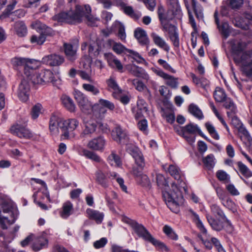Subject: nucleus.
Listing matches in <instances>:
<instances>
[{"instance_id":"18","label":"nucleus","mask_w":252,"mask_h":252,"mask_svg":"<svg viewBox=\"0 0 252 252\" xmlns=\"http://www.w3.org/2000/svg\"><path fill=\"white\" fill-rule=\"evenodd\" d=\"M37 67V62L35 60H31L24 68L25 76L31 80V78L36 74L35 69Z\"/></svg>"},{"instance_id":"3","label":"nucleus","mask_w":252,"mask_h":252,"mask_svg":"<svg viewBox=\"0 0 252 252\" xmlns=\"http://www.w3.org/2000/svg\"><path fill=\"white\" fill-rule=\"evenodd\" d=\"M17 209L11 204L4 203L2 206H0V225L3 229L13 224L18 216Z\"/></svg>"},{"instance_id":"29","label":"nucleus","mask_w":252,"mask_h":252,"mask_svg":"<svg viewBox=\"0 0 252 252\" xmlns=\"http://www.w3.org/2000/svg\"><path fill=\"white\" fill-rule=\"evenodd\" d=\"M87 217L90 219L94 220L97 223H100L103 218L102 213L98 211L89 208L86 210Z\"/></svg>"},{"instance_id":"44","label":"nucleus","mask_w":252,"mask_h":252,"mask_svg":"<svg viewBox=\"0 0 252 252\" xmlns=\"http://www.w3.org/2000/svg\"><path fill=\"white\" fill-rule=\"evenodd\" d=\"M190 212L193 216V220L196 223L198 228L200 230V231L204 233H206L207 230L203 225V223L201 221L198 215L192 211H190Z\"/></svg>"},{"instance_id":"23","label":"nucleus","mask_w":252,"mask_h":252,"mask_svg":"<svg viewBox=\"0 0 252 252\" xmlns=\"http://www.w3.org/2000/svg\"><path fill=\"white\" fill-rule=\"evenodd\" d=\"M63 106L70 112H74L76 109L75 104L71 98L69 96L63 94L61 98Z\"/></svg>"},{"instance_id":"2","label":"nucleus","mask_w":252,"mask_h":252,"mask_svg":"<svg viewBox=\"0 0 252 252\" xmlns=\"http://www.w3.org/2000/svg\"><path fill=\"white\" fill-rule=\"evenodd\" d=\"M156 181L158 186L162 189V197L168 207L172 212L178 213L179 205L183 200L180 189L175 183L171 184L170 189L166 178L160 174H157Z\"/></svg>"},{"instance_id":"1","label":"nucleus","mask_w":252,"mask_h":252,"mask_svg":"<svg viewBox=\"0 0 252 252\" xmlns=\"http://www.w3.org/2000/svg\"><path fill=\"white\" fill-rule=\"evenodd\" d=\"M73 7L65 11H62L54 15L53 20L58 22H64L69 24H76L82 22L84 17L87 20L88 24L91 26L95 25L99 19L91 14V8L89 5H80L74 3Z\"/></svg>"},{"instance_id":"59","label":"nucleus","mask_w":252,"mask_h":252,"mask_svg":"<svg viewBox=\"0 0 252 252\" xmlns=\"http://www.w3.org/2000/svg\"><path fill=\"white\" fill-rule=\"evenodd\" d=\"M128 81L131 82L132 84L135 87L136 90L139 91H142L145 88L144 84L137 79H128Z\"/></svg>"},{"instance_id":"50","label":"nucleus","mask_w":252,"mask_h":252,"mask_svg":"<svg viewBox=\"0 0 252 252\" xmlns=\"http://www.w3.org/2000/svg\"><path fill=\"white\" fill-rule=\"evenodd\" d=\"M84 155L87 158L97 162H101V159L95 153L88 150L83 151Z\"/></svg>"},{"instance_id":"11","label":"nucleus","mask_w":252,"mask_h":252,"mask_svg":"<svg viewBox=\"0 0 252 252\" xmlns=\"http://www.w3.org/2000/svg\"><path fill=\"white\" fill-rule=\"evenodd\" d=\"M83 131L81 133V138L90 137L96 129L97 123L94 119L84 120L83 122Z\"/></svg>"},{"instance_id":"54","label":"nucleus","mask_w":252,"mask_h":252,"mask_svg":"<svg viewBox=\"0 0 252 252\" xmlns=\"http://www.w3.org/2000/svg\"><path fill=\"white\" fill-rule=\"evenodd\" d=\"M228 5L233 9H239L244 3V0H227Z\"/></svg>"},{"instance_id":"6","label":"nucleus","mask_w":252,"mask_h":252,"mask_svg":"<svg viewBox=\"0 0 252 252\" xmlns=\"http://www.w3.org/2000/svg\"><path fill=\"white\" fill-rule=\"evenodd\" d=\"M132 228L139 237L142 238L144 240L152 243L154 245L158 246L161 249L166 248V246L163 243L155 239L142 224L136 222L132 224Z\"/></svg>"},{"instance_id":"22","label":"nucleus","mask_w":252,"mask_h":252,"mask_svg":"<svg viewBox=\"0 0 252 252\" xmlns=\"http://www.w3.org/2000/svg\"><path fill=\"white\" fill-rule=\"evenodd\" d=\"M134 36L141 45H146L149 43V38L144 30L140 28L136 29L134 31Z\"/></svg>"},{"instance_id":"4","label":"nucleus","mask_w":252,"mask_h":252,"mask_svg":"<svg viewBox=\"0 0 252 252\" xmlns=\"http://www.w3.org/2000/svg\"><path fill=\"white\" fill-rule=\"evenodd\" d=\"M126 151L134 158L135 163L138 166V168L133 167L132 170V174L137 179L143 175L142 171L145 166V162L143 155L138 148L131 145L127 146Z\"/></svg>"},{"instance_id":"21","label":"nucleus","mask_w":252,"mask_h":252,"mask_svg":"<svg viewBox=\"0 0 252 252\" xmlns=\"http://www.w3.org/2000/svg\"><path fill=\"white\" fill-rule=\"evenodd\" d=\"M127 69L132 73L134 76L136 77H142L143 78L148 80L149 76L147 74L142 68L139 67L135 65H127Z\"/></svg>"},{"instance_id":"43","label":"nucleus","mask_w":252,"mask_h":252,"mask_svg":"<svg viewBox=\"0 0 252 252\" xmlns=\"http://www.w3.org/2000/svg\"><path fill=\"white\" fill-rule=\"evenodd\" d=\"M99 54V48L95 43L91 44L89 47V54L91 58H95Z\"/></svg>"},{"instance_id":"37","label":"nucleus","mask_w":252,"mask_h":252,"mask_svg":"<svg viewBox=\"0 0 252 252\" xmlns=\"http://www.w3.org/2000/svg\"><path fill=\"white\" fill-rule=\"evenodd\" d=\"M99 106L107 108L110 111H113L115 108V105L113 102L102 98L99 99L98 102L94 104V109Z\"/></svg>"},{"instance_id":"56","label":"nucleus","mask_w":252,"mask_h":252,"mask_svg":"<svg viewBox=\"0 0 252 252\" xmlns=\"http://www.w3.org/2000/svg\"><path fill=\"white\" fill-rule=\"evenodd\" d=\"M96 178L97 181L102 186L107 187L106 182V178L105 175L101 171H98L96 173Z\"/></svg>"},{"instance_id":"5","label":"nucleus","mask_w":252,"mask_h":252,"mask_svg":"<svg viewBox=\"0 0 252 252\" xmlns=\"http://www.w3.org/2000/svg\"><path fill=\"white\" fill-rule=\"evenodd\" d=\"M31 81L34 84L46 85L52 83L55 85L58 80L51 70L44 69L36 73V74L31 78Z\"/></svg>"},{"instance_id":"36","label":"nucleus","mask_w":252,"mask_h":252,"mask_svg":"<svg viewBox=\"0 0 252 252\" xmlns=\"http://www.w3.org/2000/svg\"><path fill=\"white\" fill-rule=\"evenodd\" d=\"M215 100L219 102L224 101L227 98L224 91L220 88L217 87L214 93Z\"/></svg>"},{"instance_id":"26","label":"nucleus","mask_w":252,"mask_h":252,"mask_svg":"<svg viewBox=\"0 0 252 252\" xmlns=\"http://www.w3.org/2000/svg\"><path fill=\"white\" fill-rule=\"evenodd\" d=\"M107 62L109 66L111 67L116 68L121 72H123V66L120 61L114 56L112 54H109L107 55Z\"/></svg>"},{"instance_id":"28","label":"nucleus","mask_w":252,"mask_h":252,"mask_svg":"<svg viewBox=\"0 0 252 252\" xmlns=\"http://www.w3.org/2000/svg\"><path fill=\"white\" fill-rule=\"evenodd\" d=\"M31 60V59L27 58L15 57L11 59V63L13 68L18 70L21 67H23L24 68L28 63Z\"/></svg>"},{"instance_id":"25","label":"nucleus","mask_w":252,"mask_h":252,"mask_svg":"<svg viewBox=\"0 0 252 252\" xmlns=\"http://www.w3.org/2000/svg\"><path fill=\"white\" fill-rule=\"evenodd\" d=\"M206 218L209 224L214 230L220 231L223 228V223L220 220V218H217V220H215L209 214L206 215Z\"/></svg>"},{"instance_id":"45","label":"nucleus","mask_w":252,"mask_h":252,"mask_svg":"<svg viewBox=\"0 0 252 252\" xmlns=\"http://www.w3.org/2000/svg\"><path fill=\"white\" fill-rule=\"evenodd\" d=\"M82 88L86 91L90 92L93 95H96L99 94V89L91 84H83L82 85Z\"/></svg>"},{"instance_id":"58","label":"nucleus","mask_w":252,"mask_h":252,"mask_svg":"<svg viewBox=\"0 0 252 252\" xmlns=\"http://www.w3.org/2000/svg\"><path fill=\"white\" fill-rule=\"evenodd\" d=\"M32 180L34 181L36 183L40 184L43 186L44 195L47 197L48 200L49 201H50L49 194L47 191V186H46L45 183L44 181H43L39 179L32 178Z\"/></svg>"},{"instance_id":"34","label":"nucleus","mask_w":252,"mask_h":252,"mask_svg":"<svg viewBox=\"0 0 252 252\" xmlns=\"http://www.w3.org/2000/svg\"><path fill=\"white\" fill-rule=\"evenodd\" d=\"M73 212V204L69 201L66 202L63 204L61 216L63 219H67Z\"/></svg>"},{"instance_id":"32","label":"nucleus","mask_w":252,"mask_h":252,"mask_svg":"<svg viewBox=\"0 0 252 252\" xmlns=\"http://www.w3.org/2000/svg\"><path fill=\"white\" fill-rule=\"evenodd\" d=\"M244 68L252 64V50L242 53L239 60Z\"/></svg>"},{"instance_id":"14","label":"nucleus","mask_w":252,"mask_h":252,"mask_svg":"<svg viewBox=\"0 0 252 252\" xmlns=\"http://www.w3.org/2000/svg\"><path fill=\"white\" fill-rule=\"evenodd\" d=\"M30 90L28 82L25 79L22 80L18 90V95L21 101L25 102L28 100Z\"/></svg>"},{"instance_id":"55","label":"nucleus","mask_w":252,"mask_h":252,"mask_svg":"<svg viewBox=\"0 0 252 252\" xmlns=\"http://www.w3.org/2000/svg\"><path fill=\"white\" fill-rule=\"evenodd\" d=\"M205 126L212 136L216 140H219L220 138L218 133L216 131L214 126L209 123L205 124Z\"/></svg>"},{"instance_id":"63","label":"nucleus","mask_w":252,"mask_h":252,"mask_svg":"<svg viewBox=\"0 0 252 252\" xmlns=\"http://www.w3.org/2000/svg\"><path fill=\"white\" fill-rule=\"evenodd\" d=\"M80 68H82L86 70H89L91 72L90 61L87 59H83L80 62Z\"/></svg>"},{"instance_id":"12","label":"nucleus","mask_w":252,"mask_h":252,"mask_svg":"<svg viewBox=\"0 0 252 252\" xmlns=\"http://www.w3.org/2000/svg\"><path fill=\"white\" fill-rule=\"evenodd\" d=\"M64 61V58L56 54L46 55L42 59L41 62L50 66H57L61 65Z\"/></svg>"},{"instance_id":"19","label":"nucleus","mask_w":252,"mask_h":252,"mask_svg":"<svg viewBox=\"0 0 252 252\" xmlns=\"http://www.w3.org/2000/svg\"><path fill=\"white\" fill-rule=\"evenodd\" d=\"M151 37L155 45L166 52H169L170 47L165 40L156 33H152Z\"/></svg>"},{"instance_id":"39","label":"nucleus","mask_w":252,"mask_h":252,"mask_svg":"<svg viewBox=\"0 0 252 252\" xmlns=\"http://www.w3.org/2000/svg\"><path fill=\"white\" fill-rule=\"evenodd\" d=\"M216 159L214 155L209 154L203 158V162L205 167L208 169L213 168L216 163Z\"/></svg>"},{"instance_id":"30","label":"nucleus","mask_w":252,"mask_h":252,"mask_svg":"<svg viewBox=\"0 0 252 252\" xmlns=\"http://www.w3.org/2000/svg\"><path fill=\"white\" fill-rule=\"evenodd\" d=\"M120 7L126 14L133 19H138L141 15L140 13L135 12L131 6H127L125 2L124 3V5L120 6Z\"/></svg>"},{"instance_id":"41","label":"nucleus","mask_w":252,"mask_h":252,"mask_svg":"<svg viewBox=\"0 0 252 252\" xmlns=\"http://www.w3.org/2000/svg\"><path fill=\"white\" fill-rule=\"evenodd\" d=\"M238 170L240 173L245 178H248L252 176V172L242 162H237Z\"/></svg>"},{"instance_id":"64","label":"nucleus","mask_w":252,"mask_h":252,"mask_svg":"<svg viewBox=\"0 0 252 252\" xmlns=\"http://www.w3.org/2000/svg\"><path fill=\"white\" fill-rule=\"evenodd\" d=\"M137 108L140 111L147 112L148 110L147 103L144 100L139 99L137 102Z\"/></svg>"},{"instance_id":"52","label":"nucleus","mask_w":252,"mask_h":252,"mask_svg":"<svg viewBox=\"0 0 252 252\" xmlns=\"http://www.w3.org/2000/svg\"><path fill=\"white\" fill-rule=\"evenodd\" d=\"M17 3L16 0H11L10 3L7 5L5 11L0 16V18L2 19L7 17L11 11L14 9Z\"/></svg>"},{"instance_id":"42","label":"nucleus","mask_w":252,"mask_h":252,"mask_svg":"<svg viewBox=\"0 0 252 252\" xmlns=\"http://www.w3.org/2000/svg\"><path fill=\"white\" fill-rule=\"evenodd\" d=\"M47 244V240L43 237H41L38 239L37 243H34L33 245L32 249L34 251H38L46 247Z\"/></svg>"},{"instance_id":"53","label":"nucleus","mask_w":252,"mask_h":252,"mask_svg":"<svg viewBox=\"0 0 252 252\" xmlns=\"http://www.w3.org/2000/svg\"><path fill=\"white\" fill-rule=\"evenodd\" d=\"M165 80L166 84L171 88L176 89L178 87V82L177 81V78L168 75V76L165 79Z\"/></svg>"},{"instance_id":"8","label":"nucleus","mask_w":252,"mask_h":252,"mask_svg":"<svg viewBox=\"0 0 252 252\" xmlns=\"http://www.w3.org/2000/svg\"><path fill=\"white\" fill-rule=\"evenodd\" d=\"M74 97L78 105L84 113H89L94 109V104L92 106L87 97L80 91L75 92Z\"/></svg>"},{"instance_id":"57","label":"nucleus","mask_w":252,"mask_h":252,"mask_svg":"<svg viewBox=\"0 0 252 252\" xmlns=\"http://www.w3.org/2000/svg\"><path fill=\"white\" fill-rule=\"evenodd\" d=\"M127 53L131 55V57L138 63H142L145 60L138 53L131 50H127Z\"/></svg>"},{"instance_id":"35","label":"nucleus","mask_w":252,"mask_h":252,"mask_svg":"<svg viewBox=\"0 0 252 252\" xmlns=\"http://www.w3.org/2000/svg\"><path fill=\"white\" fill-rule=\"evenodd\" d=\"M14 29L16 33L19 36H24L27 34V28L22 21L16 22L14 24Z\"/></svg>"},{"instance_id":"31","label":"nucleus","mask_w":252,"mask_h":252,"mask_svg":"<svg viewBox=\"0 0 252 252\" xmlns=\"http://www.w3.org/2000/svg\"><path fill=\"white\" fill-rule=\"evenodd\" d=\"M64 52L68 58L71 61H73L76 58V49L70 44H64Z\"/></svg>"},{"instance_id":"62","label":"nucleus","mask_w":252,"mask_h":252,"mask_svg":"<svg viewBox=\"0 0 252 252\" xmlns=\"http://www.w3.org/2000/svg\"><path fill=\"white\" fill-rule=\"evenodd\" d=\"M163 27L164 30L168 32L169 35L177 32L176 27L171 24H165Z\"/></svg>"},{"instance_id":"38","label":"nucleus","mask_w":252,"mask_h":252,"mask_svg":"<svg viewBox=\"0 0 252 252\" xmlns=\"http://www.w3.org/2000/svg\"><path fill=\"white\" fill-rule=\"evenodd\" d=\"M108 87H109V90H112L113 91V96H115V94L121 93L122 90L119 88L116 81L113 78H110L108 79L106 81Z\"/></svg>"},{"instance_id":"47","label":"nucleus","mask_w":252,"mask_h":252,"mask_svg":"<svg viewBox=\"0 0 252 252\" xmlns=\"http://www.w3.org/2000/svg\"><path fill=\"white\" fill-rule=\"evenodd\" d=\"M42 105L39 103H37L34 105L31 110V116L32 119L35 120L37 119L41 113Z\"/></svg>"},{"instance_id":"17","label":"nucleus","mask_w":252,"mask_h":252,"mask_svg":"<svg viewBox=\"0 0 252 252\" xmlns=\"http://www.w3.org/2000/svg\"><path fill=\"white\" fill-rule=\"evenodd\" d=\"M64 125V133L63 135L64 138H68L69 137V131H73L78 126L79 122L75 119H68L66 121L63 120Z\"/></svg>"},{"instance_id":"33","label":"nucleus","mask_w":252,"mask_h":252,"mask_svg":"<svg viewBox=\"0 0 252 252\" xmlns=\"http://www.w3.org/2000/svg\"><path fill=\"white\" fill-rule=\"evenodd\" d=\"M192 81L198 86H200L205 90H207L209 87V81L204 78H198L193 73L190 74Z\"/></svg>"},{"instance_id":"16","label":"nucleus","mask_w":252,"mask_h":252,"mask_svg":"<svg viewBox=\"0 0 252 252\" xmlns=\"http://www.w3.org/2000/svg\"><path fill=\"white\" fill-rule=\"evenodd\" d=\"M168 171L171 176L177 180V184L180 186L179 188H183L186 190V187L184 186L185 184L183 180V177L181 175L179 168L174 165H170L168 168Z\"/></svg>"},{"instance_id":"27","label":"nucleus","mask_w":252,"mask_h":252,"mask_svg":"<svg viewBox=\"0 0 252 252\" xmlns=\"http://www.w3.org/2000/svg\"><path fill=\"white\" fill-rule=\"evenodd\" d=\"M107 43L112 47L113 51L117 54H121L123 53H125V52H127V50H128L121 43L116 42L112 39H108Z\"/></svg>"},{"instance_id":"7","label":"nucleus","mask_w":252,"mask_h":252,"mask_svg":"<svg viewBox=\"0 0 252 252\" xmlns=\"http://www.w3.org/2000/svg\"><path fill=\"white\" fill-rule=\"evenodd\" d=\"M32 26L36 30L41 31V33L39 36L33 35L31 37V41L32 43H35L38 45L42 44L46 39L45 35H51L53 33V30L51 28L39 21H36L32 23Z\"/></svg>"},{"instance_id":"40","label":"nucleus","mask_w":252,"mask_h":252,"mask_svg":"<svg viewBox=\"0 0 252 252\" xmlns=\"http://www.w3.org/2000/svg\"><path fill=\"white\" fill-rule=\"evenodd\" d=\"M189 111L193 116L196 118L201 120L203 118V115L201 110L198 108V107L193 104L189 105Z\"/></svg>"},{"instance_id":"13","label":"nucleus","mask_w":252,"mask_h":252,"mask_svg":"<svg viewBox=\"0 0 252 252\" xmlns=\"http://www.w3.org/2000/svg\"><path fill=\"white\" fill-rule=\"evenodd\" d=\"M112 138L119 143L127 142L128 137L126 131L120 126H116L112 131Z\"/></svg>"},{"instance_id":"60","label":"nucleus","mask_w":252,"mask_h":252,"mask_svg":"<svg viewBox=\"0 0 252 252\" xmlns=\"http://www.w3.org/2000/svg\"><path fill=\"white\" fill-rule=\"evenodd\" d=\"M137 179L138 182L143 186L149 187L150 186V180L146 175L143 174Z\"/></svg>"},{"instance_id":"48","label":"nucleus","mask_w":252,"mask_h":252,"mask_svg":"<svg viewBox=\"0 0 252 252\" xmlns=\"http://www.w3.org/2000/svg\"><path fill=\"white\" fill-rule=\"evenodd\" d=\"M163 231L170 238L174 240L178 239V235L170 226L167 225H165L163 228Z\"/></svg>"},{"instance_id":"15","label":"nucleus","mask_w":252,"mask_h":252,"mask_svg":"<svg viewBox=\"0 0 252 252\" xmlns=\"http://www.w3.org/2000/svg\"><path fill=\"white\" fill-rule=\"evenodd\" d=\"M10 130L13 134L20 138L30 139L32 137V133L29 129L19 125L12 126Z\"/></svg>"},{"instance_id":"20","label":"nucleus","mask_w":252,"mask_h":252,"mask_svg":"<svg viewBox=\"0 0 252 252\" xmlns=\"http://www.w3.org/2000/svg\"><path fill=\"white\" fill-rule=\"evenodd\" d=\"M214 18L215 23L217 25L218 28L220 33L224 35L226 38L227 37L229 34L230 30L228 24L227 22H223L221 25H220L219 20L218 18V13L217 11L214 13Z\"/></svg>"},{"instance_id":"61","label":"nucleus","mask_w":252,"mask_h":252,"mask_svg":"<svg viewBox=\"0 0 252 252\" xmlns=\"http://www.w3.org/2000/svg\"><path fill=\"white\" fill-rule=\"evenodd\" d=\"M107 243L106 238H102L100 240L95 241L93 246L95 249H100L104 247Z\"/></svg>"},{"instance_id":"10","label":"nucleus","mask_w":252,"mask_h":252,"mask_svg":"<svg viewBox=\"0 0 252 252\" xmlns=\"http://www.w3.org/2000/svg\"><path fill=\"white\" fill-rule=\"evenodd\" d=\"M49 129L53 135H57L60 132V129L63 133L64 130L63 119L56 115L51 117L49 122Z\"/></svg>"},{"instance_id":"24","label":"nucleus","mask_w":252,"mask_h":252,"mask_svg":"<svg viewBox=\"0 0 252 252\" xmlns=\"http://www.w3.org/2000/svg\"><path fill=\"white\" fill-rule=\"evenodd\" d=\"M105 143L104 139L101 137H99L90 141L88 146L89 148L94 150H100L103 148Z\"/></svg>"},{"instance_id":"46","label":"nucleus","mask_w":252,"mask_h":252,"mask_svg":"<svg viewBox=\"0 0 252 252\" xmlns=\"http://www.w3.org/2000/svg\"><path fill=\"white\" fill-rule=\"evenodd\" d=\"M108 160L112 165L119 167L122 165V161L120 157L114 153H112L108 157Z\"/></svg>"},{"instance_id":"51","label":"nucleus","mask_w":252,"mask_h":252,"mask_svg":"<svg viewBox=\"0 0 252 252\" xmlns=\"http://www.w3.org/2000/svg\"><path fill=\"white\" fill-rule=\"evenodd\" d=\"M216 176L221 182L228 183L230 180L229 175L223 170H218L216 173Z\"/></svg>"},{"instance_id":"49","label":"nucleus","mask_w":252,"mask_h":252,"mask_svg":"<svg viewBox=\"0 0 252 252\" xmlns=\"http://www.w3.org/2000/svg\"><path fill=\"white\" fill-rule=\"evenodd\" d=\"M211 210L213 215L217 218H223L225 217L223 211L217 205H212L211 206Z\"/></svg>"},{"instance_id":"9","label":"nucleus","mask_w":252,"mask_h":252,"mask_svg":"<svg viewBox=\"0 0 252 252\" xmlns=\"http://www.w3.org/2000/svg\"><path fill=\"white\" fill-rule=\"evenodd\" d=\"M181 130L179 131V134L182 135L190 143L192 144L195 141V136H189L188 134L194 135L197 132H199V129L197 125H194L190 123L185 126L180 127Z\"/></svg>"}]
</instances>
